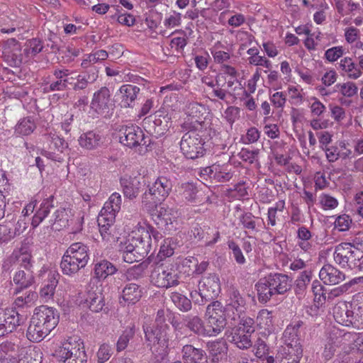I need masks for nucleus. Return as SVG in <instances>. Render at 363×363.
Wrapping results in <instances>:
<instances>
[{
    "label": "nucleus",
    "instance_id": "43",
    "mask_svg": "<svg viewBox=\"0 0 363 363\" xmlns=\"http://www.w3.org/2000/svg\"><path fill=\"white\" fill-rule=\"evenodd\" d=\"M172 208L160 206V215L163 216V221L160 223L162 230L170 231L176 228L174 225V223L177 222L176 217H172Z\"/></svg>",
    "mask_w": 363,
    "mask_h": 363
},
{
    "label": "nucleus",
    "instance_id": "6",
    "mask_svg": "<svg viewBox=\"0 0 363 363\" xmlns=\"http://www.w3.org/2000/svg\"><path fill=\"white\" fill-rule=\"evenodd\" d=\"M148 187V191L143 195L142 203L147 211H150L168 196L172 191V184L167 177H160Z\"/></svg>",
    "mask_w": 363,
    "mask_h": 363
},
{
    "label": "nucleus",
    "instance_id": "51",
    "mask_svg": "<svg viewBox=\"0 0 363 363\" xmlns=\"http://www.w3.org/2000/svg\"><path fill=\"white\" fill-rule=\"evenodd\" d=\"M145 268L146 264L143 262L128 269L125 274L126 280L128 281H137L138 282L144 277Z\"/></svg>",
    "mask_w": 363,
    "mask_h": 363
},
{
    "label": "nucleus",
    "instance_id": "46",
    "mask_svg": "<svg viewBox=\"0 0 363 363\" xmlns=\"http://www.w3.org/2000/svg\"><path fill=\"white\" fill-rule=\"evenodd\" d=\"M171 300L175 306L182 311L187 312L191 308V301L184 295L179 292H172Z\"/></svg>",
    "mask_w": 363,
    "mask_h": 363
},
{
    "label": "nucleus",
    "instance_id": "59",
    "mask_svg": "<svg viewBox=\"0 0 363 363\" xmlns=\"http://www.w3.org/2000/svg\"><path fill=\"white\" fill-rule=\"evenodd\" d=\"M234 328H240V330L252 335L255 331V320L250 317L243 316L240 318L238 325Z\"/></svg>",
    "mask_w": 363,
    "mask_h": 363
},
{
    "label": "nucleus",
    "instance_id": "48",
    "mask_svg": "<svg viewBox=\"0 0 363 363\" xmlns=\"http://www.w3.org/2000/svg\"><path fill=\"white\" fill-rule=\"evenodd\" d=\"M13 216L11 214H8L6 216V219L9 220L7 225H1V231H0V242H7L17 235H19V230H13V228L11 227V220H13Z\"/></svg>",
    "mask_w": 363,
    "mask_h": 363
},
{
    "label": "nucleus",
    "instance_id": "9",
    "mask_svg": "<svg viewBox=\"0 0 363 363\" xmlns=\"http://www.w3.org/2000/svg\"><path fill=\"white\" fill-rule=\"evenodd\" d=\"M56 357L63 363H86L84 344L69 338L55 351Z\"/></svg>",
    "mask_w": 363,
    "mask_h": 363
},
{
    "label": "nucleus",
    "instance_id": "41",
    "mask_svg": "<svg viewBox=\"0 0 363 363\" xmlns=\"http://www.w3.org/2000/svg\"><path fill=\"white\" fill-rule=\"evenodd\" d=\"M20 363H40L41 357L39 350L30 347H22L18 354Z\"/></svg>",
    "mask_w": 363,
    "mask_h": 363
},
{
    "label": "nucleus",
    "instance_id": "63",
    "mask_svg": "<svg viewBox=\"0 0 363 363\" xmlns=\"http://www.w3.org/2000/svg\"><path fill=\"white\" fill-rule=\"evenodd\" d=\"M255 217L251 213H245L240 218V221L243 225V228L252 230L257 231L256 228V223L254 220Z\"/></svg>",
    "mask_w": 363,
    "mask_h": 363
},
{
    "label": "nucleus",
    "instance_id": "28",
    "mask_svg": "<svg viewBox=\"0 0 363 363\" xmlns=\"http://www.w3.org/2000/svg\"><path fill=\"white\" fill-rule=\"evenodd\" d=\"M117 271V267L107 259L97 261L94 267V277L99 281H103L108 276L113 275Z\"/></svg>",
    "mask_w": 363,
    "mask_h": 363
},
{
    "label": "nucleus",
    "instance_id": "34",
    "mask_svg": "<svg viewBox=\"0 0 363 363\" xmlns=\"http://www.w3.org/2000/svg\"><path fill=\"white\" fill-rule=\"evenodd\" d=\"M60 267L64 274L72 276L85 267L80 262H77L72 256H68L67 253L65 252L62 258Z\"/></svg>",
    "mask_w": 363,
    "mask_h": 363
},
{
    "label": "nucleus",
    "instance_id": "3",
    "mask_svg": "<svg viewBox=\"0 0 363 363\" xmlns=\"http://www.w3.org/2000/svg\"><path fill=\"white\" fill-rule=\"evenodd\" d=\"M151 248L150 235L148 233H142L121 243L120 251L123 252V258L125 262L133 263L145 258Z\"/></svg>",
    "mask_w": 363,
    "mask_h": 363
},
{
    "label": "nucleus",
    "instance_id": "4",
    "mask_svg": "<svg viewBox=\"0 0 363 363\" xmlns=\"http://www.w3.org/2000/svg\"><path fill=\"white\" fill-rule=\"evenodd\" d=\"M335 262L350 269H362L363 263V245H354L350 242H342L335 246L333 254Z\"/></svg>",
    "mask_w": 363,
    "mask_h": 363
},
{
    "label": "nucleus",
    "instance_id": "11",
    "mask_svg": "<svg viewBox=\"0 0 363 363\" xmlns=\"http://www.w3.org/2000/svg\"><path fill=\"white\" fill-rule=\"evenodd\" d=\"M120 142L129 147H150L151 140L146 137L143 130L137 125H122L119 130Z\"/></svg>",
    "mask_w": 363,
    "mask_h": 363
},
{
    "label": "nucleus",
    "instance_id": "29",
    "mask_svg": "<svg viewBox=\"0 0 363 363\" xmlns=\"http://www.w3.org/2000/svg\"><path fill=\"white\" fill-rule=\"evenodd\" d=\"M140 89L132 84L122 85L119 89V93L121 96V106L124 108L133 107V103L137 98Z\"/></svg>",
    "mask_w": 363,
    "mask_h": 363
},
{
    "label": "nucleus",
    "instance_id": "12",
    "mask_svg": "<svg viewBox=\"0 0 363 363\" xmlns=\"http://www.w3.org/2000/svg\"><path fill=\"white\" fill-rule=\"evenodd\" d=\"M18 261L21 269L15 274L13 281L19 289H23L29 287L34 282L31 255L28 253H21L18 257Z\"/></svg>",
    "mask_w": 363,
    "mask_h": 363
},
{
    "label": "nucleus",
    "instance_id": "37",
    "mask_svg": "<svg viewBox=\"0 0 363 363\" xmlns=\"http://www.w3.org/2000/svg\"><path fill=\"white\" fill-rule=\"evenodd\" d=\"M338 65L339 68L343 71L350 79H357L362 74L359 67L356 65L350 57L342 59Z\"/></svg>",
    "mask_w": 363,
    "mask_h": 363
},
{
    "label": "nucleus",
    "instance_id": "19",
    "mask_svg": "<svg viewBox=\"0 0 363 363\" xmlns=\"http://www.w3.org/2000/svg\"><path fill=\"white\" fill-rule=\"evenodd\" d=\"M333 317L337 323L350 326L353 325L354 312L352 305L346 302H339L333 308Z\"/></svg>",
    "mask_w": 363,
    "mask_h": 363
},
{
    "label": "nucleus",
    "instance_id": "27",
    "mask_svg": "<svg viewBox=\"0 0 363 363\" xmlns=\"http://www.w3.org/2000/svg\"><path fill=\"white\" fill-rule=\"evenodd\" d=\"M68 256H72L77 262H80L84 267L86 266L89 259V247L82 242L72 243L66 250Z\"/></svg>",
    "mask_w": 363,
    "mask_h": 363
},
{
    "label": "nucleus",
    "instance_id": "16",
    "mask_svg": "<svg viewBox=\"0 0 363 363\" xmlns=\"http://www.w3.org/2000/svg\"><path fill=\"white\" fill-rule=\"evenodd\" d=\"M2 57L11 67H19L23 62L21 45L15 39L10 38L5 41L2 47Z\"/></svg>",
    "mask_w": 363,
    "mask_h": 363
},
{
    "label": "nucleus",
    "instance_id": "20",
    "mask_svg": "<svg viewBox=\"0 0 363 363\" xmlns=\"http://www.w3.org/2000/svg\"><path fill=\"white\" fill-rule=\"evenodd\" d=\"M182 355L184 363H208V357L206 352L192 345H183Z\"/></svg>",
    "mask_w": 363,
    "mask_h": 363
},
{
    "label": "nucleus",
    "instance_id": "33",
    "mask_svg": "<svg viewBox=\"0 0 363 363\" xmlns=\"http://www.w3.org/2000/svg\"><path fill=\"white\" fill-rule=\"evenodd\" d=\"M208 348L213 363H218L225 356L228 350L225 342L223 341L208 342Z\"/></svg>",
    "mask_w": 363,
    "mask_h": 363
},
{
    "label": "nucleus",
    "instance_id": "31",
    "mask_svg": "<svg viewBox=\"0 0 363 363\" xmlns=\"http://www.w3.org/2000/svg\"><path fill=\"white\" fill-rule=\"evenodd\" d=\"M53 196H51L48 199L44 200L37 210L33 217L31 225L33 228H36L39 224L48 216L51 209L54 208Z\"/></svg>",
    "mask_w": 363,
    "mask_h": 363
},
{
    "label": "nucleus",
    "instance_id": "38",
    "mask_svg": "<svg viewBox=\"0 0 363 363\" xmlns=\"http://www.w3.org/2000/svg\"><path fill=\"white\" fill-rule=\"evenodd\" d=\"M211 229L209 227L202 228L200 226H196L191 230L192 235L198 240H203L206 245H211L216 243L219 238V232L216 231L214 234L215 237L211 240L209 232Z\"/></svg>",
    "mask_w": 363,
    "mask_h": 363
},
{
    "label": "nucleus",
    "instance_id": "14",
    "mask_svg": "<svg viewBox=\"0 0 363 363\" xmlns=\"http://www.w3.org/2000/svg\"><path fill=\"white\" fill-rule=\"evenodd\" d=\"M303 325V321L298 320L293 322L286 327L282 337L285 346L281 347L280 349L291 350V351L296 352L298 356L300 355L301 352H303V347L301 344L299 335L300 328Z\"/></svg>",
    "mask_w": 363,
    "mask_h": 363
},
{
    "label": "nucleus",
    "instance_id": "40",
    "mask_svg": "<svg viewBox=\"0 0 363 363\" xmlns=\"http://www.w3.org/2000/svg\"><path fill=\"white\" fill-rule=\"evenodd\" d=\"M303 357V352L300 355L289 349H279L277 355V363H299Z\"/></svg>",
    "mask_w": 363,
    "mask_h": 363
},
{
    "label": "nucleus",
    "instance_id": "2",
    "mask_svg": "<svg viewBox=\"0 0 363 363\" xmlns=\"http://www.w3.org/2000/svg\"><path fill=\"white\" fill-rule=\"evenodd\" d=\"M258 300L267 303L275 294H284L292 286V279L281 273H270L260 279L255 285Z\"/></svg>",
    "mask_w": 363,
    "mask_h": 363
},
{
    "label": "nucleus",
    "instance_id": "25",
    "mask_svg": "<svg viewBox=\"0 0 363 363\" xmlns=\"http://www.w3.org/2000/svg\"><path fill=\"white\" fill-rule=\"evenodd\" d=\"M143 294V288L139 283L130 282L125 285L122 291V298L128 304L138 302Z\"/></svg>",
    "mask_w": 363,
    "mask_h": 363
},
{
    "label": "nucleus",
    "instance_id": "36",
    "mask_svg": "<svg viewBox=\"0 0 363 363\" xmlns=\"http://www.w3.org/2000/svg\"><path fill=\"white\" fill-rule=\"evenodd\" d=\"M185 326L194 334L206 335V326L203 320L197 315H185L183 318Z\"/></svg>",
    "mask_w": 363,
    "mask_h": 363
},
{
    "label": "nucleus",
    "instance_id": "15",
    "mask_svg": "<svg viewBox=\"0 0 363 363\" xmlns=\"http://www.w3.org/2000/svg\"><path fill=\"white\" fill-rule=\"evenodd\" d=\"M247 297L250 295H247ZM228 303L225 306L227 315L230 316L229 313L232 312L233 316L232 319L235 320L236 317L240 318L247 308L246 296L241 294L240 291L235 288L230 287L228 293Z\"/></svg>",
    "mask_w": 363,
    "mask_h": 363
},
{
    "label": "nucleus",
    "instance_id": "35",
    "mask_svg": "<svg viewBox=\"0 0 363 363\" xmlns=\"http://www.w3.org/2000/svg\"><path fill=\"white\" fill-rule=\"evenodd\" d=\"M145 340L148 342V345L159 343L164 337L165 329L163 325H143Z\"/></svg>",
    "mask_w": 363,
    "mask_h": 363
},
{
    "label": "nucleus",
    "instance_id": "61",
    "mask_svg": "<svg viewBox=\"0 0 363 363\" xmlns=\"http://www.w3.org/2000/svg\"><path fill=\"white\" fill-rule=\"evenodd\" d=\"M257 321L261 328H268L272 325V313L267 310L260 311L257 317Z\"/></svg>",
    "mask_w": 363,
    "mask_h": 363
},
{
    "label": "nucleus",
    "instance_id": "18",
    "mask_svg": "<svg viewBox=\"0 0 363 363\" xmlns=\"http://www.w3.org/2000/svg\"><path fill=\"white\" fill-rule=\"evenodd\" d=\"M121 206V196L120 194L115 192L111 195L108 201L105 203L99 216V222L108 220L111 222L115 218L116 213L118 212Z\"/></svg>",
    "mask_w": 363,
    "mask_h": 363
},
{
    "label": "nucleus",
    "instance_id": "30",
    "mask_svg": "<svg viewBox=\"0 0 363 363\" xmlns=\"http://www.w3.org/2000/svg\"><path fill=\"white\" fill-rule=\"evenodd\" d=\"M84 303L91 311L98 313L105 306L104 296L101 290H90L86 294Z\"/></svg>",
    "mask_w": 363,
    "mask_h": 363
},
{
    "label": "nucleus",
    "instance_id": "57",
    "mask_svg": "<svg viewBox=\"0 0 363 363\" xmlns=\"http://www.w3.org/2000/svg\"><path fill=\"white\" fill-rule=\"evenodd\" d=\"M48 139L50 141V149L53 148L60 152H63L65 150L68 148V143L63 138L55 134L50 133Z\"/></svg>",
    "mask_w": 363,
    "mask_h": 363
},
{
    "label": "nucleus",
    "instance_id": "49",
    "mask_svg": "<svg viewBox=\"0 0 363 363\" xmlns=\"http://www.w3.org/2000/svg\"><path fill=\"white\" fill-rule=\"evenodd\" d=\"M58 284V280L52 274L49 277L48 283L40 289V295L45 301L51 299L55 294V290Z\"/></svg>",
    "mask_w": 363,
    "mask_h": 363
},
{
    "label": "nucleus",
    "instance_id": "26",
    "mask_svg": "<svg viewBox=\"0 0 363 363\" xmlns=\"http://www.w3.org/2000/svg\"><path fill=\"white\" fill-rule=\"evenodd\" d=\"M79 145L88 150H96L103 144L101 135L94 130L82 133L78 139Z\"/></svg>",
    "mask_w": 363,
    "mask_h": 363
},
{
    "label": "nucleus",
    "instance_id": "47",
    "mask_svg": "<svg viewBox=\"0 0 363 363\" xmlns=\"http://www.w3.org/2000/svg\"><path fill=\"white\" fill-rule=\"evenodd\" d=\"M311 279V271L304 270L295 281L294 291L296 294L302 295Z\"/></svg>",
    "mask_w": 363,
    "mask_h": 363
},
{
    "label": "nucleus",
    "instance_id": "45",
    "mask_svg": "<svg viewBox=\"0 0 363 363\" xmlns=\"http://www.w3.org/2000/svg\"><path fill=\"white\" fill-rule=\"evenodd\" d=\"M206 307V316L207 319L216 317L226 316L225 307L218 301L213 300Z\"/></svg>",
    "mask_w": 363,
    "mask_h": 363
},
{
    "label": "nucleus",
    "instance_id": "17",
    "mask_svg": "<svg viewBox=\"0 0 363 363\" xmlns=\"http://www.w3.org/2000/svg\"><path fill=\"white\" fill-rule=\"evenodd\" d=\"M112 106L111 92L106 86L101 87L94 94L91 108L97 113L106 115Z\"/></svg>",
    "mask_w": 363,
    "mask_h": 363
},
{
    "label": "nucleus",
    "instance_id": "1",
    "mask_svg": "<svg viewBox=\"0 0 363 363\" xmlns=\"http://www.w3.org/2000/svg\"><path fill=\"white\" fill-rule=\"evenodd\" d=\"M58 320L59 315L52 308L40 306L30 319L27 338L33 342H40L57 326Z\"/></svg>",
    "mask_w": 363,
    "mask_h": 363
},
{
    "label": "nucleus",
    "instance_id": "50",
    "mask_svg": "<svg viewBox=\"0 0 363 363\" xmlns=\"http://www.w3.org/2000/svg\"><path fill=\"white\" fill-rule=\"evenodd\" d=\"M44 45L41 40L38 38H32L26 42V48L24 53L26 57L36 55L44 49Z\"/></svg>",
    "mask_w": 363,
    "mask_h": 363
},
{
    "label": "nucleus",
    "instance_id": "21",
    "mask_svg": "<svg viewBox=\"0 0 363 363\" xmlns=\"http://www.w3.org/2000/svg\"><path fill=\"white\" fill-rule=\"evenodd\" d=\"M251 335V334L240 330V328H232L226 333L227 340L241 350H246L252 347Z\"/></svg>",
    "mask_w": 363,
    "mask_h": 363
},
{
    "label": "nucleus",
    "instance_id": "52",
    "mask_svg": "<svg viewBox=\"0 0 363 363\" xmlns=\"http://www.w3.org/2000/svg\"><path fill=\"white\" fill-rule=\"evenodd\" d=\"M198 189L196 186L191 183L183 184L181 186V196L182 199L189 202L197 201Z\"/></svg>",
    "mask_w": 363,
    "mask_h": 363
},
{
    "label": "nucleus",
    "instance_id": "53",
    "mask_svg": "<svg viewBox=\"0 0 363 363\" xmlns=\"http://www.w3.org/2000/svg\"><path fill=\"white\" fill-rule=\"evenodd\" d=\"M35 128L33 120L30 118H24L16 125L15 132L19 135H28L33 133Z\"/></svg>",
    "mask_w": 363,
    "mask_h": 363
},
{
    "label": "nucleus",
    "instance_id": "42",
    "mask_svg": "<svg viewBox=\"0 0 363 363\" xmlns=\"http://www.w3.org/2000/svg\"><path fill=\"white\" fill-rule=\"evenodd\" d=\"M333 363H363V354L357 350L344 352L337 355Z\"/></svg>",
    "mask_w": 363,
    "mask_h": 363
},
{
    "label": "nucleus",
    "instance_id": "60",
    "mask_svg": "<svg viewBox=\"0 0 363 363\" xmlns=\"http://www.w3.org/2000/svg\"><path fill=\"white\" fill-rule=\"evenodd\" d=\"M112 354L111 347L106 343L102 344L97 352V362L104 363L111 358Z\"/></svg>",
    "mask_w": 363,
    "mask_h": 363
},
{
    "label": "nucleus",
    "instance_id": "8",
    "mask_svg": "<svg viewBox=\"0 0 363 363\" xmlns=\"http://www.w3.org/2000/svg\"><path fill=\"white\" fill-rule=\"evenodd\" d=\"M182 128L188 130L180 142V147L184 156L191 160L203 156L206 150L203 147L204 142L199 133L192 128L190 123H184Z\"/></svg>",
    "mask_w": 363,
    "mask_h": 363
},
{
    "label": "nucleus",
    "instance_id": "7",
    "mask_svg": "<svg viewBox=\"0 0 363 363\" xmlns=\"http://www.w3.org/2000/svg\"><path fill=\"white\" fill-rule=\"evenodd\" d=\"M178 268L177 263L169 264L157 263L150 274L152 282L160 288H170L179 285L180 272Z\"/></svg>",
    "mask_w": 363,
    "mask_h": 363
},
{
    "label": "nucleus",
    "instance_id": "32",
    "mask_svg": "<svg viewBox=\"0 0 363 363\" xmlns=\"http://www.w3.org/2000/svg\"><path fill=\"white\" fill-rule=\"evenodd\" d=\"M98 70L96 67H92L82 74H79L76 77V82L74 84L73 89L74 91L84 90L89 85L94 82L98 79Z\"/></svg>",
    "mask_w": 363,
    "mask_h": 363
},
{
    "label": "nucleus",
    "instance_id": "23",
    "mask_svg": "<svg viewBox=\"0 0 363 363\" xmlns=\"http://www.w3.org/2000/svg\"><path fill=\"white\" fill-rule=\"evenodd\" d=\"M320 279L326 284L335 285L345 279L343 272L331 264H325L319 272Z\"/></svg>",
    "mask_w": 363,
    "mask_h": 363
},
{
    "label": "nucleus",
    "instance_id": "64",
    "mask_svg": "<svg viewBox=\"0 0 363 363\" xmlns=\"http://www.w3.org/2000/svg\"><path fill=\"white\" fill-rule=\"evenodd\" d=\"M351 223L352 220L350 218V216L343 214L336 218L335 226L340 231H346L349 230Z\"/></svg>",
    "mask_w": 363,
    "mask_h": 363
},
{
    "label": "nucleus",
    "instance_id": "54",
    "mask_svg": "<svg viewBox=\"0 0 363 363\" xmlns=\"http://www.w3.org/2000/svg\"><path fill=\"white\" fill-rule=\"evenodd\" d=\"M135 335L134 326L125 329L123 334L119 337L116 344V350L118 352L124 350L128 344Z\"/></svg>",
    "mask_w": 363,
    "mask_h": 363
},
{
    "label": "nucleus",
    "instance_id": "24",
    "mask_svg": "<svg viewBox=\"0 0 363 363\" xmlns=\"http://www.w3.org/2000/svg\"><path fill=\"white\" fill-rule=\"evenodd\" d=\"M120 182L125 197L133 200L138 196L142 184L137 177H124Z\"/></svg>",
    "mask_w": 363,
    "mask_h": 363
},
{
    "label": "nucleus",
    "instance_id": "39",
    "mask_svg": "<svg viewBox=\"0 0 363 363\" xmlns=\"http://www.w3.org/2000/svg\"><path fill=\"white\" fill-rule=\"evenodd\" d=\"M206 335L212 336L220 333L226 325V316L207 319Z\"/></svg>",
    "mask_w": 363,
    "mask_h": 363
},
{
    "label": "nucleus",
    "instance_id": "56",
    "mask_svg": "<svg viewBox=\"0 0 363 363\" xmlns=\"http://www.w3.org/2000/svg\"><path fill=\"white\" fill-rule=\"evenodd\" d=\"M22 347L14 342L6 340L0 344L1 355L18 354Z\"/></svg>",
    "mask_w": 363,
    "mask_h": 363
},
{
    "label": "nucleus",
    "instance_id": "10",
    "mask_svg": "<svg viewBox=\"0 0 363 363\" xmlns=\"http://www.w3.org/2000/svg\"><path fill=\"white\" fill-rule=\"evenodd\" d=\"M171 123V117L164 111L158 110L143 119V127L149 134L159 138L167 133Z\"/></svg>",
    "mask_w": 363,
    "mask_h": 363
},
{
    "label": "nucleus",
    "instance_id": "13",
    "mask_svg": "<svg viewBox=\"0 0 363 363\" xmlns=\"http://www.w3.org/2000/svg\"><path fill=\"white\" fill-rule=\"evenodd\" d=\"M25 320L26 317L15 309L0 308V337L12 333Z\"/></svg>",
    "mask_w": 363,
    "mask_h": 363
},
{
    "label": "nucleus",
    "instance_id": "55",
    "mask_svg": "<svg viewBox=\"0 0 363 363\" xmlns=\"http://www.w3.org/2000/svg\"><path fill=\"white\" fill-rule=\"evenodd\" d=\"M345 97H352L357 94L358 87L352 82H347L343 84H338L335 86Z\"/></svg>",
    "mask_w": 363,
    "mask_h": 363
},
{
    "label": "nucleus",
    "instance_id": "22",
    "mask_svg": "<svg viewBox=\"0 0 363 363\" xmlns=\"http://www.w3.org/2000/svg\"><path fill=\"white\" fill-rule=\"evenodd\" d=\"M72 216L71 209L60 207L49 218V223L54 230H60L69 225Z\"/></svg>",
    "mask_w": 363,
    "mask_h": 363
},
{
    "label": "nucleus",
    "instance_id": "5",
    "mask_svg": "<svg viewBox=\"0 0 363 363\" xmlns=\"http://www.w3.org/2000/svg\"><path fill=\"white\" fill-rule=\"evenodd\" d=\"M220 279L216 274L203 277L199 284V291H193L190 296L195 304L203 306L217 298L220 293Z\"/></svg>",
    "mask_w": 363,
    "mask_h": 363
},
{
    "label": "nucleus",
    "instance_id": "62",
    "mask_svg": "<svg viewBox=\"0 0 363 363\" xmlns=\"http://www.w3.org/2000/svg\"><path fill=\"white\" fill-rule=\"evenodd\" d=\"M98 223L99 227V232L103 240L110 241L111 239H113V236L111 235V232L110 230L111 224L112 222H111L108 220H102L101 222H99V220H98Z\"/></svg>",
    "mask_w": 363,
    "mask_h": 363
},
{
    "label": "nucleus",
    "instance_id": "44",
    "mask_svg": "<svg viewBox=\"0 0 363 363\" xmlns=\"http://www.w3.org/2000/svg\"><path fill=\"white\" fill-rule=\"evenodd\" d=\"M177 244L175 240L172 238H168L163 240L161 244L160 251L157 254V257L160 260L169 257L173 255L174 250L176 249Z\"/></svg>",
    "mask_w": 363,
    "mask_h": 363
},
{
    "label": "nucleus",
    "instance_id": "58",
    "mask_svg": "<svg viewBox=\"0 0 363 363\" xmlns=\"http://www.w3.org/2000/svg\"><path fill=\"white\" fill-rule=\"evenodd\" d=\"M233 173L230 171H227L224 168H221L220 165H218L217 169H215L214 176L213 177V181L216 183L220 182L223 183L230 180L233 177Z\"/></svg>",
    "mask_w": 363,
    "mask_h": 363
}]
</instances>
